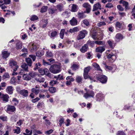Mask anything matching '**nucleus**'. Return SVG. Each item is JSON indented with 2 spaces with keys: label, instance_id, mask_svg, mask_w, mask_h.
I'll return each instance as SVG.
<instances>
[{
  "label": "nucleus",
  "instance_id": "nucleus-1",
  "mask_svg": "<svg viewBox=\"0 0 135 135\" xmlns=\"http://www.w3.org/2000/svg\"><path fill=\"white\" fill-rule=\"evenodd\" d=\"M61 65H53L51 66L49 70L53 74H57L61 71Z\"/></svg>",
  "mask_w": 135,
  "mask_h": 135
},
{
  "label": "nucleus",
  "instance_id": "nucleus-2",
  "mask_svg": "<svg viewBox=\"0 0 135 135\" xmlns=\"http://www.w3.org/2000/svg\"><path fill=\"white\" fill-rule=\"evenodd\" d=\"M5 109L7 112L10 114H12L16 110L14 106L9 105L6 106Z\"/></svg>",
  "mask_w": 135,
  "mask_h": 135
},
{
  "label": "nucleus",
  "instance_id": "nucleus-3",
  "mask_svg": "<svg viewBox=\"0 0 135 135\" xmlns=\"http://www.w3.org/2000/svg\"><path fill=\"white\" fill-rule=\"evenodd\" d=\"M9 66L12 68L14 71H16L18 68L19 66L17 65V62L14 60L11 59L9 62Z\"/></svg>",
  "mask_w": 135,
  "mask_h": 135
},
{
  "label": "nucleus",
  "instance_id": "nucleus-4",
  "mask_svg": "<svg viewBox=\"0 0 135 135\" xmlns=\"http://www.w3.org/2000/svg\"><path fill=\"white\" fill-rule=\"evenodd\" d=\"M97 80L102 83H105L107 81V77L103 75H98L96 76Z\"/></svg>",
  "mask_w": 135,
  "mask_h": 135
},
{
  "label": "nucleus",
  "instance_id": "nucleus-5",
  "mask_svg": "<svg viewBox=\"0 0 135 135\" xmlns=\"http://www.w3.org/2000/svg\"><path fill=\"white\" fill-rule=\"evenodd\" d=\"M85 90L86 91V93L84 94V97L86 99L89 97H93L94 95V92L92 90H87L86 88Z\"/></svg>",
  "mask_w": 135,
  "mask_h": 135
},
{
  "label": "nucleus",
  "instance_id": "nucleus-6",
  "mask_svg": "<svg viewBox=\"0 0 135 135\" xmlns=\"http://www.w3.org/2000/svg\"><path fill=\"white\" fill-rule=\"evenodd\" d=\"M87 32L85 30H83L79 32V34L77 37V39L79 40L84 38L86 35L87 34Z\"/></svg>",
  "mask_w": 135,
  "mask_h": 135
},
{
  "label": "nucleus",
  "instance_id": "nucleus-7",
  "mask_svg": "<svg viewBox=\"0 0 135 135\" xmlns=\"http://www.w3.org/2000/svg\"><path fill=\"white\" fill-rule=\"evenodd\" d=\"M104 95L101 93H97L96 95V100L97 101L100 102L104 99Z\"/></svg>",
  "mask_w": 135,
  "mask_h": 135
},
{
  "label": "nucleus",
  "instance_id": "nucleus-8",
  "mask_svg": "<svg viewBox=\"0 0 135 135\" xmlns=\"http://www.w3.org/2000/svg\"><path fill=\"white\" fill-rule=\"evenodd\" d=\"M21 68H22V70H21L20 72L19 73L20 75L22 74L23 73V71H28V66L25 63H22L21 66Z\"/></svg>",
  "mask_w": 135,
  "mask_h": 135
},
{
  "label": "nucleus",
  "instance_id": "nucleus-9",
  "mask_svg": "<svg viewBox=\"0 0 135 135\" xmlns=\"http://www.w3.org/2000/svg\"><path fill=\"white\" fill-rule=\"evenodd\" d=\"M114 51L110 53L107 56V57L108 59H111L112 60H114L117 58L116 55L115 53H114Z\"/></svg>",
  "mask_w": 135,
  "mask_h": 135
},
{
  "label": "nucleus",
  "instance_id": "nucleus-10",
  "mask_svg": "<svg viewBox=\"0 0 135 135\" xmlns=\"http://www.w3.org/2000/svg\"><path fill=\"white\" fill-rule=\"evenodd\" d=\"M33 76V73L32 72L29 74H24L23 76V78L26 80H29L31 79V77H32Z\"/></svg>",
  "mask_w": 135,
  "mask_h": 135
},
{
  "label": "nucleus",
  "instance_id": "nucleus-11",
  "mask_svg": "<svg viewBox=\"0 0 135 135\" xmlns=\"http://www.w3.org/2000/svg\"><path fill=\"white\" fill-rule=\"evenodd\" d=\"M54 7H56L57 10L60 12H61L64 10V6L61 3L57 4L56 7L55 6Z\"/></svg>",
  "mask_w": 135,
  "mask_h": 135
},
{
  "label": "nucleus",
  "instance_id": "nucleus-12",
  "mask_svg": "<svg viewBox=\"0 0 135 135\" xmlns=\"http://www.w3.org/2000/svg\"><path fill=\"white\" fill-rule=\"evenodd\" d=\"M35 79L36 81L40 83L44 82L45 80V78L40 76L39 75H37Z\"/></svg>",
  "mask_w": 135,
  "mask_h": 135
},
{
  "label": "nucleus",
  "instance_id": "nucleus-13",
  "mask_svg": "<svg viewBox=\"0 0 135 135\" xmlns=\"http://www.w3.org/2000/svg\"><path fill=\"white\" fill-rule=\"evenodd\" d=\"M83 6L86 8V12L89 13L91 10L90 5L88 3H85L83 4Z\"/></svg>",
  "mask_w": 135,
  "mask_h": 135
},
{
  "label": "nucleus",
  "instance_id": "nucleus-14",
  "mask_svg": "<svg viewBox=\"0 0 135 135\" xmlns=\"http://www.w3.org/2000/svg\"><path fill=\"white\" fill-rule=\"evenodd\" d=\"M9 98V97L8 95L7 94H3L1 99L3 103H6L8 101Z\"/></svg>",
  "mask_w": 135,
  "mask_h": 135
},
{
  "label": "nucleus",
  "instance_id": "nucleus-15",
  "mask_svg": "<svg viewBox=\"0 0 135 135\" xmlns=\"http://www.w3.org/2000/svg\"><path fill=\"white\" fill-rule=\"evenodd\" d=\"M70 23L72 26H75L77 25L78 21L74 17H73L72 19L70 21Z\"/></svg>",
  "mask_w": 135,
  "mask_h": 135
},
{
  "label": "nucleus",
  "instance_id": "nucleus-16",
  "mask_svg": "<svg viewBox=\"0 0 135 135\" xmlns=\"http://www.w3.org/2000/svg\"><path fill=\"white\" fill-rule=\"evenodd\" d=\"M98 9H101V6L99 3H98L94 5L93 11H94Z\"/></svg>",
  "mask_w": 135,
  "mask_h": 135
},
{
  "label": "nucleus",
  "instance_id": "nucleus-17",
  "mask_svg": "<svg viewBox=\"0 0 135 135\" xmlns=\"http://www.w3.org/2000/svg\"><path fill=\"white\" fill-rule=\"evenodd\" d=\"M48 11L49 14L52 15L54 13L57 12V10L55 8H53L51 7L49 8Z\"/></svg>",
  "mask_w": 135,
  "mask_h": 135
},
{
  "label": "nucleus",
  "instance_id": "nucleus-18",
  "mask_svg": "<svg viewBox=\"0 0 135 135\" xmlns=\"http://www.w3.org/2000/svg\"><path fill=\"white\" fill-rule=\"evenodd\" d=\"M105 48L103 46H99L97 48L95 49V51L97 52H100L102 53L105 50Z\"/></svg>",
  "mask_w": 135,
  "mask_h": 135
},
{
  "label": "nucleus",
  "instance_id": "nucleus-19",
  "mask_svg": "<svg viewBox=\"0 0 135 135\" xmlns=\"http://www.w3.org/2000/svg\"><path fill=\"white\" fill-rule=\"evenodd\" d=\"M123 38V36L120 33H117L115 36V40L117 41L122 40Z\"/></svg>",
  "mask_w": 135,
  "mask_h": 135
},
{
  "label": "nucleus",
  "instance_id": "nucleus-20",
  "mask_svg": "<svg viewBox=\"0 0 135 135\" xmlns=\"http://www.w3.org/2000/svg\"><path fill=\"white\" fill-rule=\"evenodd\" d=\"M88 48L87 44H85L80 49V51L82 53H84L86 51Z\"/></svg>",
  "mask_w": 135,
  "mask_h": 135
},
{
  "label": "nucleus",
  "instance_id": "nucleus-21",
  "mask_svg": "<svg viewBox=\"0 0 135 135\" xmlns=\"http://www.w3.org/2000/svg\"><path fill=\"white\" fill-rule=\"evenodd\" d=\"M123 25V24L122 23L117 22L115 24V26L117 29L119 30L122 28Z\"/></svg>",
  "mask_w": 135,
  "mask_h": 135
},
{
  "label": "nucleus",
  "instance_id": "nucleus-22",
  "mask_svg": "<svg viewBox=\"0 0 135 135\" xmlns=\"http://www.w3.org/2000/svg\"><path fill=\"white\" fill-rule=\"evenodd\" d=\"M28 92L27 90L23 89L21 90L20 92V94L25 97H26L28 95Z\"/></svg>",
  "mask_w": 135,
  "mask_h": 135
},
{
  "label": "nucleus",
  "instance_id": "nucleus-23",
  "mask_svg": "<svg viewBox=\"0 0 135 135\" xmlns=\"http://www.w3.org/2000/svg\"><path fill=\"white\" fill-rule=\"evenodd\" d=\"M78 8V7L76 5L74 4H73L71 7V11L73 12H76L77 11Z\"/></svg>",
  "mask_w": 135,
  "mask_h": 135
},
{
  "label": "nucleus",
  "instance_id": "nucleus-24",
  "mask_svg": "<svg viewBox=\"0 0 135 135\" xmlns=\"http://www.w3.org/2000/svg\"><path fill=\"white\" fill-rule=\"evenodd\" d=\"M6 90L8 93L11 94L13 93V87L11 86H8L6 89Z\"/></svg>",
  "mask_w": 135,
  "mask_h": 135
},
{
  "label": "nucleus",
  "instance_id": "nucleus-25",
  "mask_svg": "<svg viewBox=\"0 0 135 135\" xmlns=\"http://www.w3.org/2000/svg\"><path fill=\"white\" fill-rule=\"evenodd\" d=\"M61 15L62 16L65 18H67L70 15V12L67 11H65L63 12Z\"/></svg>",
  "mask_w": 135,
  "mask_h": 135
},
{
  "label": "nucleus",
  "instance_id": "nucleus-26",
  "mask_svg": "<svg viewBox=\"0 0 135 135\" xmlns=\"http://www.w3.org/2000/svg\"><path fill=\"white\" fill-rule=\"evenodd\" d=\"M2 54L3 57L5 59L7 58L10 55L9 53L6 51H3L2 52Z\"/></svg>",
  "mask_w": 135,
  "mask_h": 135
},
{
  "label": "nucleus",
  "instance_id": "nucleus-27",
  "mask_svg": "<svg viewBox=\"0 0 135 135\" xmlns=\"http://www.w3.org/2000/svg\"><path fill=\"white\" fill-rule=\"evenodd\" d=\"M40 86L39 85H36L34 88V94L37 95L40 92Z\"/></svg>",
  "mask_w": 135,
  "mask_h": 135
},
{
  "label": "nucleus",
  "instance_id": "nucleus-28",
  "mask_svg": "<svg viewBox=\"0 0 135 135\" xmlns=\"http://www.w3.org/2000/svg\"><path fill=\"white\" fill-rule=\"evenodd\" d=\"M44 51L41 50L36 52V56L38 57H41L44 55Z\"/></svg>",
  "mask_w": 135,
  "mask_h": 135
},
{
  "label": "nucleus",
  "instance_id": "nucleus-29",
  "mask_svg": "<svg viewBox=\"0 0 135 135\" xmlns=\"http://www.w3.org/2000/svg\"><path fill=\"white\" fill-rule=\"evenodd\" d=\"M92 65L97 70L100 71L101 72L102 71V70L100 69L99 65L96 63H93L92 64Z\"/></svg>",
  "mask_w": 135,
  "mask_h": 135
},
{
  "label": "nucleus",
  "instance_id": "nucleus-30",
  "mask_svg": "<svg viewBox=\"0 0 135 135\" xmlns=\"http://www.w3.org/2000/svg\"><path fill=\"white\" fill-rule=\"evenodd\" d=\"M44 74L46 75L49 77H50L51 76V74L49 73L48 69L47 68H45L44 69Z\"/></svg>",
  "mask_w": 135,
  "mask_h": 135
},
{
  "label": "nucleus",
  "instance_id": "nucleus-31",
  "mask_svg": "<svg viewBox=\"0 0 135 135\" xmlns=\"http://www.w3.org/2000/svg\"><path fill=\"white\" fill-rule=\"evenodd\" d=\"M131 18L132 19H135V5L134 6L133 8L132 9V12L131 13Z\"/></svg>",
  "mask_w": 135,
  "mask_h": 135
},
{
  "label": "nucleus",
  "instance_id": "nucleus-32",
  "mask_svg": "<svg viewBox=\"0 0 135 135\" xmlns=\"http://www.w3.org/2000/svg\"><path fill=\"white\" fill-rule=\"evenodd\" d=\"M49 91L52 93H55L56 91V89L55 87H50L49 88Z\"/></svg>",
  "mask_w": 135,
  "mask_h": 135
},
{
  "label": "nucleus",
  "instance_id": "nucleus-33",
  "mask_svg": "<svg viewBox=\"0 0 135 135\" xmlns=\"http://www.w3.org/2000/svg\"><path fill=\"white\" fill-rule=\"evenodd\" d=\"M58 84L59 82L56 80H51L49 82V85L52 86H53L56 84Z\"/></svg>",
  "mask_w": 135,
  "mask_h": 135
},
{
  "label": "nucleus",
  "instance_id": "nucleus-34",
  "mask_svg": "<svg viewBox=\"0 0 135 135\" xmlns=\"http://www.w3.org/2000/svg\"><path fill=\"white\" fill-rule=\"evenodd\" d=\"M22 48V43L21 42H19L17 43L16 48L17 49H21Z\"/></svg>",
  "mask_w": 135,
  "mask_h": 135
},
{
  "label": "nucleus",
  "instance_id": "nucleus-35",
  "mask_svg": "<svg viewBox=\"0 0 135 135\" xmlns=\"http://www.w3.org/2000/svg\"><path fill=\"white\" fill-rule=\"evenodd\" d=\"M121 3L122 4L123 6H124L126 9L128 7V3L126 1H124L123 0H122L120 1Z\"/></svg>",
  "mask_w": 135,
  "mask_h": 135
},
{
  "label": "nucleus",
  "instance_id": "nucleus-36",
  "mask_svg": "<svg viewBox=\"0 0 135 135\" xmlns=\"http://www.w3.org/2000/svg\"><path fill=\"white\" fill-rule=\"evenodd\" d=\"M107 42L110 47L112 49H113L114 47L113 45L114 44V41L112 40H109L108 41H107Z\"/></svg>",
  "mask_w": 135,
  "mask_h": 135
},
{
  "label": "nucleus",
  "instance_id": "nucleus-37",
  "mask_svg": "<svg viewBox=\"0 0 135 135\" xmlns=\"http://www.w3.org/2000/svg\"><path fill=\"white\" fill-rule=\"evenodd\" d=\"M82 24L83 23L87 26H89L90 25L89 21L87 19H84L82 21Z\"/></svg>",
  "mask_w": 135,
  "mask_h": 135
},
{
  "label": "nucleus",
  "instance_id": "nucleus-38",
  "mask_svg": "<svg viewBox=\"0 0 135 135\" xmlns=\"http://www.w3.org/2000/svg\"><path fill=\"white\" fill-rule=\"evenodd\" d=\"M46 56L47 57H51L53 56V54L51 51H48L46 52Z\"/></svg>",
  "mask_w": 135,
  "mask_h": 135
},
{
  "label": "nucleus",
  "instance_id": "nucleus-39",
  "mask_svg": "<svg viewBox=\"0 0 135 135\" xmlns=\"http://www.w3.org/2000/svg\"><path fill=\"white\" fill-rule=\"evenodd\" d=\"M48 7L47 6H43L42 7L40 10V12L43 13L46 12L48 9Z\"/></svg>",
  "mask_w": 135,
  "mask_h": 135
},
{
  "label": "nucleus",
  "instance_id": "nucleus-40",
  "mask_svg": "<svg viewBox=\"0 0 135 135\" xmlns=\"http://www.w3.org/2000/svg\"><path fill=\"white\" fill-rule=\"evenodd\" d=\"M26 60L28 65L30 66H31L32 64V61L31 60L30 58L28 57L26 59Z\"/></svg>",
  "mask_w": 135,
  "mask_h": 135
},
{
  "label": "nucleus",
  "instance_id": "nucleus-41",
  "mask_svg": "<svg viewBox=\"0 0 135 135\" xmlns=\"http://www.w3.org/2000/svg\"><path fill=\"white\" fill-rule=\"evenodd\" d=\"M65 32V30L64 29H62L60 31V37L61 39H63L64 38Z\"/></svg>",
  "mask_w": 135,
  "mask_h": 135
},
{
  "label": "nucleus",
  "instance_id": "nucleus-42",
  "mask_svg": "<svg viewBox=\"0 0 135 135\" xmlns=\"http://www.w3.org/2000/svg\"><path fill=\"white\" fill-rule=\"evenodd\" d=\"M82 78L80 76H77L75 79L76 81L78 83H81Z\"/></svg>",
  "mask_w": 135,
  "mask_h": 135
},
{
  "label": "nucleus",
  "instance_id": "nucleus-43",
  "mask_svg": "<svg viewBox=\"0 0 135 135\" xmlns=\"http://www.w3.org/2000/svg\"><path fill=\"white\" fill-rule=\"evenodd\" d=\"M78 18H84L86 16L83 12L79 13L78 14Z\"/></svg>",
  "mask_w": 135,
  "mask_h": 135
},
{
  "label": "nucleus",
  "instance_id": "nucleus-44",
  "mask_svg": "<svg viewBox=\"0 0 135 135\" xmlns=\"http://www.w3.org/2000/svg\"><path fill=\"white\" fill-rule=\"evenodd\" d=\"M0 119L3 121H7V117L6 116L3 115L0 116Z\"/></svg>",
  "mask_w": 135,
  "mask_h": 135
},
{
  "label": "nucleus",
  "instance_id": "nucleus-45",
  "mask_svg": "<svg viewBox=\"0 0 135 135\" xmlns=\"http://www.w3.org/2000/svg\"><path fill=\"white\" fill-rule=\"evenodd\" d=\"M20 129V128L19 127H17L16 129L13 130V131H14V133L17 134L20 133L21 132Z\"/></svg>",
  "mask_w": 135,
  "mask_h": 135
},
{
  "label": "nucleus",
  "instance_id": "nucleus-46",
  "mask_svg": "<svg viewBox=\"0 0 135 135\" xmlns=\"http://www.w3.org/2000/svg\"><path fill=\"white\" fill-rule=\"evenodd\" d=\"M43 22V25L42 27L43 28H45L46 27L48 23V20L47 19L44 20L42 21Z\"/></svg>",
  "mask_w": 135,
  "mask_h": 135
},
{
  "label": "nucleus",
  "instance_id": "nucleus-47",
  "mask_svg": "<svg viewBox=\"0 0 135 135\" xmlns=\"http://www.w3.org/2000/svg\"><path fill=\"white\" fill-rule=\"evenodd\" d=\"M66 79L67 80H68L71 82H73L75 80V79L74 78L71 76H67L66 78Z\"/></svg>",
  "mask_w": 135,
  "mask_h": 135
},
{
  "label": "nucleus",
  "instance_id": "nucleus-48",
  "mask_svg": "<svg viewBox=\"0 0 135 135\" xmlns=\"http://www.w3.org/2000/svg\"><path fill=\"white\" fill-rule=\"evenodd\" d=\"M95 43V42L94 41H91L90 40H89L87 42V43L91 47H93V45Z\"/></svg>",
  "mask_w": 135,
  "mask_h": 135
},
{
  "label": "nucleus",
  "instance_id": "nucleus-49",
  "mask_svg": "<svg viewBox=\"0 0 135 135\" xmlns=\"http://www.w3.org/2000/svg\"><path fill=\"white\" fill-rule=\"evenodd\" d=\"M12 102L15 105H17L18 103V100L15 98H13Z\"/></svg>",
  "mask_w": 135,
  "mask_h": 135
},
{
  "label": "nucleus",
  "instance_id": "nucleus-50",
  "mask_svg": "<svg viewBox=\"0 0 135 135\" xmlns=\"http://www.w3.org/2000/svg\"><path fill=\"white\" fill-rule=\"evenodd\" d=\"M41 64L40 62H38L35 64V68H34V70H36V69H38L40 68V67L41 66Z\"/></svg>",
  "mask_w": 135,
  "mask_h": 135
},
{
  "label": "nucleus",
  "instance_id": "nucleus-51",
  "mask_svg": "<svg viewBox=\"0 0 135 135\" xmlns=\"http://www.w3.org/2000/svg\"><path fill=\"white\" fill-rule=\"evenodd\" d=\"M90 69V67H88L85 68L84 69V73L88 74V72Z\"/></svg>",
  "mask_w": 135,
  "mask_h": 135
},
{
  "label": "nucleus",
  "instance_id": "nucleus-52",
  "mask_svg": "<svg viewBox=\"0 0 135 135\" xmlns=\"http://www.w3.org/2000/svg\"><path fill=\"white\" fill-rule=\"evenodd\" d=\"M57 32L56 31L52 32L51 33V36L52 37H54L57 34Z\"/></svg>",
  "mask_w": 135,
  "mask_h": 135
},
{
  "label": "nucleus",
  "instance_id": "nucleus-53",
  "mask_svg": "<svg viewBox=\"0 0 135 135\" xmlns=\"http://www.w3.org/2000/svg\"><path fill=\"white\" fill-rule=\"evenodd\" d=\"M113 4L112 3H107V4H106L105 7L106 8H111L112 7H113Z\"/></svg>",
  "mask_w": 135,
  "mask_h": 135
},
{
  "label": "nucleus",
  "instance_id": "nucleus-54",
  "mask_svg": "<svg viewBox=\"0 0 135 135\" xmlns=\"http://www.w3.org/2000/svg\"><path fill=\"white\" fill-rule=\"evenodd\" d=\"M106 24L104 22H100L97 24V26L99 27H101L102 26L106 25Z\"/></svg>",
  "mask_w": 135,
  "mask_h": 135
},
{
  "label": "nucleus",
  "instance_id": "nucleus-55",
  "mask_svg": "<svg viewBox=\"0 0 135 135\" xmlns=\"http://www.w3.org/2000/svg\"><path fill=\"white\" fill-rule=\"evenodd\" d=\"M95 43L99 45H104V42L102 41H95Z\"/></svg>",
  "mask_w": 135,
  "mask_h": 135
},
{
  "label": "nucleus",
  "instance_id": "nucleus-56",
  "mask_svg": "<svg viewBox=\"0 0 135 135\" xmlns=\"http://www.w3.org/2000/svg\"><path fill=\"white\" fill-rule=\"evenodd\" d=\"M3 77L4 79L9 78V75L7 73H4L3 76Z\"/></svg>",
  "mask_w": 135,
  "mask_h": 135
},
{
  "label": "nucleus",
  "instance_id": "nucleus-57",
  "mask_svg": "<svg viewBox=\"0 0 135 135\" xmlns=\"http://www.w3.org/2000/svg\"><path fill=\"white\" fill-rule=\"evenodd\" d=\"M72 69L74 70H76L78 69V66L77 65L74 64L71 67Z\"/></svg>",
  "mask_w": 135,
  "mask_h": 135
},
{
  "label": "nucleus",
  "instance_id": "nucleus-58",
  "mask_svg": "<svg viewBox=\"0 0 135 135\" xmlns=\"http://www.w3.org/2000/svg\"><path fill=\"white\" fill-rule=\"evenodd\" d=\"M31 91L32 92L31 93L29 96L31 98L33 99L34 98V94L33 93L34 92V88H32V89Z\"/></svg>",
  "mask_w": 135,
  "mask_h": 135
},
{
  "label": "nucleus",
  "instance_id": "nucleus-59",
  "mask_svg": "<svg viewBox=\"0 0 135 135\" xmlns=\"http://www.w3.org/2000/svg\"><path fill=\"white\" fill-rule=\"evenodd\" d=\"M117 8L120 11H122L124 10V9L120 5L117 6Z\"/></svg>",
  "mask_w": 135,
  "mask_h": 135
},
{
  "label": "nucleus",
  "instance_id": "nucleus-60",
  "mask_svg": "<svg viewBox=\"0 0 135 135\" xmlns=\"http://www.w3.org/2000/svg\"><path fill=\"white\" fill-rule=\"evenodd\" d=\"M25 132L26 133L28 134H30V133H31V135L32 134V132L31 130H29L28 129H26L25 130Z\"/></svg>",
  "mask_w": 135,
  "mask_h": 135
},
{
  "label": "nucleus",
  "instance_id": "nucleus-61",
  "mask_svg": "<svg viewBox=\"0 0 135 135\" xmlns=\"http://www.w3.org/2000/svg\"><path fill=\"white\" fill-rule=\"evenodd\" d=\"M15 78H13L11 79L10 82L11 84H14L15 83Z\"/></svg>",
  "mask_w": 135,
  "mask_h": 135
},
{
  "label": "nucleus",
  "instance_id": "nucleus-62",
  "mask_svg": "<svg viewBox=\"0 0 135 135\" xmlns=\"http://www.w3.org/2000/svg\"><path fill=\"white\" fill-rule=\"evenodd\" d=\"M64 121V119L63 118H61L59 120V122H60L59 125L60 126H62V124L63 123Z\"/></svg>",
  "mask_w": 135,
  "mask_h": 135
},
{
  "label": "nucleus",
  "instance_id": "nucleus-63",
  "mask_svg": "<svg viewBox=\"0 0 135 135\" xmlns=\"http://www.w3.org/2000/svg\"><path fill=\"white\" fill-rule=\"evenodd\" d=\"M105 67L106 69L109 70H111L113 69L112 67L107 65H105Z\"/></svg>",
  "mask_w": 135,
  "mask_h": 135
},
{
  "label": "nucleus",
  "instance_id": "nucleus-64",
  "mask_svg": "<svg viewBox=\"0 0 135 135\" xmlns=\"http://www.w3.org/2000/svg\"><path fill=\"white\" fill-rule=\"evenodd\" d=\"M23 122V120H20L19 121L17 122V124L19 126H21L22 123Z\"/></svg>",
  "mask_w": 135,
  "mask_h": 135
}]
</instances>
